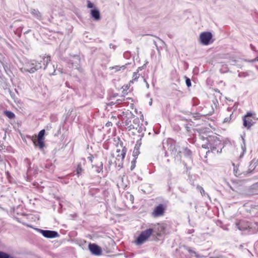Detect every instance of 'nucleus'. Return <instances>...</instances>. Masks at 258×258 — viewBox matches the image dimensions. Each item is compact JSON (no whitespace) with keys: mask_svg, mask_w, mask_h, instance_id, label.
<instances>
[{"mask_svg":"<svg viewBox=\"0 0 258 258\" xmlns=\"http://www.w3.org/2000/svg\"><path fill=\"white\" fill-rule=\"evenodd\" d=\"M200 138L204 141L207 140V142L202 144V147L205 149H210L212 151L216 150L217 148H221L222 146L221 141L216 136H210L200 134ZM221 149V148H220Z\"/></svg>","mask_w":258,"mask_h":258,"instance_id":"nucleus-1","label":"nucleus"},{"mask_svg":"<svg viewBox=\"0 0 258 258\" xmlns=\"http://www.w3.org/2000/svg\"><path fill=\"white\" fill-rule=\"evenodd\" d=\"M42 60L36 63V62L34 60H31L25 63L24 66L21 69L22 72H29L30 73H33L37 70L41 69L42 66L41 62Z\"/></svg>","mask_w":258,"mask_h":258,"instance_id":"nucleus-2","label":"nucleus"},{"mask_svg":"<svg viewBox=\"0 0 258 258\" xmlns=\"http://www.w3.org/2000/svg\"><path fill=\"white\" fill-rule=\"evenodd\" d=\"M153 233V229L149 228L143 231L136 240L137 245H142L148 240L151 235Z\"/></svg>","mask_w":258,"mask_h":258,"instance_id":"nucleus-3","label":"nucleus"},{"mask_svg":"<svg viewBox=\"0 0 258 258\" xmlns=\"http://www.w3.org/2000/svg\"><path fill=\"white\" fill-rule=\"evenodd\" d=\"M125 150L124 149H117L116 152L112 155V158L110 162L112 164H122V161L124 158L125 155Z\"/></svg>","mask_w":258,"mask_h":258,"instance_id":"nucleus-4","label":"nucleus"},{"mask_svg":"<svg viewBox=\"0 0 258 258\" xmlns=\"http://www.w3.org/2000/svg\"><path fill=\"white\" fill-rule=\"evenodd\" d=\"M257 120L255 114L251 112H247L243 117V125L245 127L249 129L253 125Z\"/></svg>","mask_w":258,"mask_h":258,"instance_id":"nucleus-5","label":"nucleus"},{"mask_svg":"<svg viewBox=\"0 0 258 258\" xmlns=\"http://www.w3.org/2000/svg\"><path fill=\"white\" fill-rule=\"evenodd\" d=\"M151 228L153 229V233L157 236L160 237L165 232L166 226L164 224L152 225Z\"/></svg>","mask_w":258,"mask_h":258,"instance_id":"nucleus-6","label":"nucleus"},{"mask_svg":"<svg viewBox=\"0 0 258 258\" xmlns=\"http://www.w3.org/2000/svg\"><path fill=\"white\" fill-rule=\"evenodd\" d=\"M212 34L209 32H202L200 35V40L203 45H207L211 42Z\"/></svg>","mask_w":258,"mask_h":258,"instance_id":"nucleus-7","label":"nucleus"},{"mask_svg":"<svg viewBox=\"0 0 258 258\" xmlns=\"http://www.w3.org/2000/svg\"><path fill=\"white\" fill-rule=\"evenodd\" d=\"M135 118L131 112L127 113L122 116V121L123 125L128 130L129 127L131 126L133 119Z\"/></svg>","mask_w":258,"mask_h":258,"instance_id":"nucleus-8","label":"nucleus"},{"mask_svg":"<svg viewBox=\"0 0 258 258\" xmlns=\"http://www.w3.org/2000/svg\"><path fill=\"white\" fill-rule=\"evenodd\" d=\"M131 129H136L138 131V133H141L142 132V124L140 123V120L138 117L133 119L131 126L129 127L127 131H130Z\"/></svg>","mask_w":258,"mask_h":258,"instance_id":"nucleus-9","label":"nucleus"},{"mask_svg":"<svg viewBox=\"0 0 258 258\" xmlns=\"http://www.w3.org/2000/svg\"><path fill=\"white\" fill-rule=\"evenodd\" d=\"M88 248L91 252L95 255H100L102 254V249L97 245L94 243H90Z\"/></svg>","mask_w":258,"mask_h":258,"instance_id":"nucleus-10","label":"nucleus"},{"mask_svg":"<svg viewBox=\"0 0 258 258\" xmlns=\"http://www.w3.org/2000/svg\"><path fill=\"white\" fill-rule=\"evenodd\" d=\"M41 233L46 238H54L58 236V233L54 231L40 230Z\"/></svg>","mask_w":258,"mask_h":258,"instance_id":"nucleus-11","label":"nucleus"},{"mask_svg":"<svg viewBox=\"0 0 258 258\" xmlns=\"http://www.w3.org/2000/svg\"><path fill=\"white\" fill-rule=\"evenodd\" d=\"M164 211V208L163 205L160 204L155 208L152 215L155 217L160 216L163 214Z\"/></svg>","mask_w":258,"mask_h":258,"instance_id":"nucleus-12","label":"nucleus"},{"mask_svg":"<svg viewBox=\"0 0 258 258\" xmlns=\"http://www.w3.org/2000/svg\"><path fill=\"white\" fill-rule=\"evenodd\" d=\"M90 15L95 21H99L101 18L100 12L96 8L90 11Z\"/></svg>","mask_w":258,"mask_h":258,"instance_id":"nucleus-13","label":"nucleus"},{"mask_svg":"<svg viewBox=\"0 0 258 258\" xmlns=\"http://www.w3.org/2000/svg\"><path fill=\"white\" fill-rule=\"evenodd\" d=\"M32 141L34 145L38 147L39 149H42L44 146V140L40 139H36L35 138H32Z\"/></svg>","mask_w":258,"mask_h":258,"instance_id":"nucleus-14","label":"nucleus"},{"mask_svg":"<svg viewBox=\"0 0 258 258\" xmlns=\"http://www.w3.org/2000/svg\"><path fill=\"white\" fill-rule=\"evenodd\" d=\"M30 13L36 18L37 19H40L41 18V13L38 10L34 9H31L30 10Z\"/></svg>","mask_w":258,"mask_h":258,"instance_id":"nucleus-15","label":"nucleus"},{"mask_svg":"<svg viewBox=\"0 0 258 258\" xmlns=\"http://www.w3.org/2000/svg\"><path fill=\"white\" fill-rule=\"evenodd\" d=\"M44 69L46 68L47 64L50 61V56L49 55L44 56L42 57Z\"/></svg>","mask_w":258,"mask_h":258,"instance_id":"nucleus-16","label":"nucleus"},{"mask_svg":"<svg viewBox=\"0 0 258 258\" xmlns=\"http://www.w3.org/2000/svg\"><path fill=\"white\" fill-rule=\"evenodd\" d=\"M140 77V74L138 73V72H135L133 75V79L131 81H130V83H134L138 81V79Z\"/></svg>","mask_w":258,"mask_h":258,"instance_id":"nucleus-17","label":"nucleus"},{"mask_svg":"<svg viewBox=\"0 0 258 258\" xmlns=\"http://www.w3.org/2000/svg\"><path fill=\"white\" fill-rule=\"evenodd\" d=\"M79 62H80V59H79V57L78 56L75 57L74 60H73V62H72L73 67H74L76 69H79Z\"/></svg>","mask_w":258,"mask_h":258,"instance_id":"nucleus-18","label":"nucleus"},{"mask_svg":"<svg viewBox=\"0 0 258 258\" xmlns=\"http://www.w3.org/2000/svg\"><path fill=\"white\" fill-rule=\"evenodd\" d=\"M125 69V66H122L121 67H119V66H116L115 67H110L109 68V69L111 70H115L114 72H116L119 71H120L121 70H124Z\"/></svg>","mask_w":258,"mask_h":258,"instance_id":"nucleus-19","label":"nucleus"},{"mask_svg":"<svg viewBox=\"0 0 258 258\" xmlns=\"http://www.w3.org/2000/svg\"><path fill=\"white\" fill-rule=\"evenodd\" d=\"M242 140H243V144L241 145V151H242V153H241V154L240 155V157H239L240 158H241L243 156V155H244V154L246 150L244 139L243 138H242Z\"/></svg>","mask_w":258,"mask_h":258,"instance_id":"nucleus-20","label":"nucleus"},{"mask_svg":"<svg viewBox=\"0 0 258 258\" xmlns=\"http://www.w3.org/2000/svg\"><path fill=\"white\" fill-rule=\"evenodd\" d=\"M233 165L235 166L234 164H233ZM233 171L235 176H238L242 174V171L236 167H234Z\"/></svg>","mask_w":258,"mask_h":258,"instance_id":"nucleus-21","label":"nucleus"},{"mask_svg":"<svg viewBox=\"0 0 258 258\" xmlns=\"http://www.w3.org/2000/svg\"><path fill=\"white\" fill-rule=\"evenodd\" d=\"M45 134V130H41L37 136V139L43 140H44V136Z\"/></svg>","mask_w":258,"mask_h":258,"instance_id":"nucleus-22","label":"nucleus"},{"mask_svg":"<svg viewBox=\"0 0 258 258\" xmlns=\"http://www.w3.org/2000/svg\"><path fill=\"white\" fill-rule=\"evenodd\" d=\"M187 251L191 254H194V255L196 257H201L199 254L197 253V252L192 249H191L189 247H188L186 248Z\"/></svg>","mask_w":258,"mask_h":258,"instance_id":"nucleus-23","label":"nucleus"},{"mask_svg":"<svg viewBox=\"0 0 258 258\" xmlns=\"http://www.w3.org/2000/svg\"><path fill=\"white\" fill-rule=\"evenodd\" d=\"M5 114L9 118H13L15 116V114L13 112H12L11 111H6L5 112Z\"/></svg>","mask_w":258,"mask_h":258,"instance_id":"nucleus-24","label":"nucleus"},{"mask_svg":"<svg viewBox=\"0 0 258 258\" xmlns=\"http://www.w3.org/2000/svg\"><path fill=\"white\" fill-rule=\"evenodd\" d=\"M76 171H77V173L78 175H80L82 173V168L81 165L80 164H79L78 165Z\"/></svg>","mask_w":258,"mask_h":258,"instance_id":"nucleus-25","label":"nucleus"},{"mask_svg":"<svg viewBox=\"0 0 258 258\" xmlns=\"http://www.w3.org/2000/svg\"><path fill=\"white\" fill-rule=\"evenodd\" d=\"M128 132L130 135H135L138 133V131L136 129H131L130 131H128Z\"/></svg>","mask_w":258,"mask_h":258,"instance_id":"nucleus-26","label":"nucleus"},{"mask_svg":"<svg viewBox=\"0 0 258 258\" xmlns=\"http://www.w3.org/2000/svg\"><path fill=\"white\" fill-rule=\"evenodd\" d=\"M87 7L88 8H94V5L90 1H87Z\"/></svg>","mask_w":258,"mask_h":258,"instance_id":"nucleus-27","label":"nucleus"},{"mask_svg":"<svg viewBox=\"0 0 258 258\" xmlns=\"http://www.w3.org/2000/svg\"><path fill=\"white\" fill-rule=\"evenodd\" d=\"M185 83L187 87L191 86V82L189 78H186Z\"/></svg>","mask_w":258,"mask_h":258,"instance_id":"nucleus-28","label":"nucleus"},{"mask_svg":"<svg viewBox=\"0 0 258 258\" xmlns=\"http://www.w3.org/2000/svg\"><path fill=\"white\" fill-rule=\"evenodd\" d=\"M184 152H185V154H186L187 155H189L190 154V150L187 149H185Z\"/></svg>","mask_w":258,"mask_h":258,"instance_id":"nucleus-29","label":"nucleus"},{"mask_svg":"<svg viewBox=\"0 0 258 258\" xmlns=\"http://www.w3.org/2000/svg\"><path fill=\"white\" fill-rule=\"evenodd\" d=\"M200 192H201V194L202 195V196L205 195V190L202 187H200Z\"/></svg>","mask_w":258,"mask_h":258,"instance_id":"nucleus-30","label":"nucleus"},{"mask_svg":"<svg viewBox=\"0 0 258 258\" xmlns=\"http://www.w3.org/2000/svg\"><path fill=\"white\" fill-rule=\"evenodd\" d=\"M237 228L240 230H245L247 228L246 227H242L241 226H239L238 225H237Z\"/></svg>","mask_w":258,"mask_h":258,"instance_id":"nucleus-31","label":"nucleus"},{"mask_svg":"<svg viewBox=\"0 0 258 258\" xmlns=\"http://www.w3.org/2000/svg\"><path fill=\"white\" fill-rule=\"evenodd\" d=\"M111 125H112V123H111V122H110V121H108V122H107L106 123V126L107 127H109V126H111Z\"/></svg>","mask_w":258,"mask_h":258,"instance_id":"nucleus-32","label":"nucleus"},{"mask_svg":"<svg viewBox=\"0 0 258 258\" xmlns=\"http://www.w3.org/2000/svg\"><path fill=\"white\" fill-rule=\"evenodd\" d=\"M88 159L90 161H91L92 162L93 161V156L91 155V156L88 157Z\"/></svg>","mask_w":258,"mask_h":258,"instance_id":"nucleus-33","label":"nucleus"},{"mask_svg":"<svg viewBox=\"0 0 258 258\" xmlns=\"http://www.w3.org/2000/svg\"><path fill=\"white\" fill-rule=\"evenodd\" d=\"M138 153H139V151H138V149L134 150V154H138Z\"/></svg>","mask_w":258,"mask_h":258,"instance_id":"nucleus-34","label":"nucleus"},{"mask_svg":"<svg viewBox=\"0 0 258 258\" xmlns=\"http://www.w3.org/2000/svg\"><path fill=\"white\" fill-rule=\"evenodd\" d=\"M142 69H143V67H139V68H138V69H137V72H138V73H139V71H141Z\"/></svg>","mask_w":258,"mask_h":258,"instance_id":"nucleus-35","label":"nucleus"},{"mask_svg":"<svg viewBox=\"0 0 258 258\" xmlns=\"http://www.w3.org/2000/svg\"><path fill=\"white\" fill-rule=\"evenodd\" d=\"M142 78H143L144 80V81L146 83L147 87L149 88V84L146 82V80L143 77H142Z\"/></svg>","mask_w":258,"mask_h":258,"instance_id":"nucleus-36","label":"nucleus"},{"mask_svg":"<svg viewBox=\"0 0 258 258\" xmlns=\"http://www.w3.org/2000/svg\"><path fill=\"white\" fill-rule=\"evenodd\" d=\"M254 167H255V166H254V164H253L252 165V167H253V169H254Z\"/></svg>","mask_w":258,"mask_h":258,"instance_id":"nucleus-37","label":"nucleus"},{"mask_svg":"<svg viewBox=\"0 0 258 258\" xmlns=\"http://www.w3.org/2000/svg\"><path fill=\"white\" fill-rule=\"evenodd\" d=\"M117 103L119 104V100H117Z\"/></svg>","mask_w":258,"mask_h":258,"instance_id":"nucleus-38","label":"nucleus"},{"mask_svg":"<svg viewBox=\"0 0 258 258\" xmlns=\"http://www.w3.org/2000/svg\"><path fill=\"white\" fill-rule=\"evenodd\" d=\"M217 153H219V152H221V151H218V150L217 151Z\"/></svg>","mask_w":258,"mask_h":258,"instance_id":"nucleus-39","label":"nucleus"},{"mask_svg":"<svg viewBox=\"0 0 258 258\" xmlns=\"http://www.w3.org/2000/svg\"><path fill=\"white\" fill-rule=\"evenodd\" d=\"M255 185L258 186V183H256Z\"/></svg>","mask_w":258,"mask_h":258,"instance_id":"nucleus-40","label":"nucleus"},{"mask_svg":"<svg viewBox=\"0 0 258 258\" xmlns=\"http://www.w3.org/2000/svg\"><path fill=\"white\" fill-rule=\"evenodd\" d=\"M141 117L142 118V119H143V115L141 116Z\"/></svg>","mask_w":258,"mask_h":258,"instance_id":"nucleus-41","label":"nucleus"},{"mask_svg":"<svg viewBox=\"0 0 258 258\" xmlns=\"http://www.w3.org/2000/svg\"><path fill=\"white\" fill-rule=\"evenodd\" d=\"M252 164H253V163H252V162H251V163H250V165L251 166Z\"/></svg>","mask_w":258,"mask_h":258,"instance_id":"nucleus-42","label":"nucleus"}]
</instances>
